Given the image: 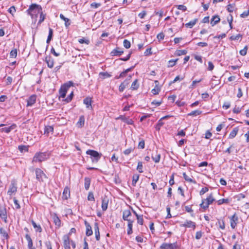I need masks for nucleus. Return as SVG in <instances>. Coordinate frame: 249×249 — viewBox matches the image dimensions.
<instances>
[{
  "mask_svg": "<svg viewBox=\"0 0 249 249\" xmlns=\"http://www.w3.org/2000/svg\"><path fill=\"white\" fill-rule=\"evenodd\" d=\"M139 178V176L138 175H134L133 176L132 183V184L133 186H135Z\"/></svg>",
  "mask_w": 249,
  "mask_h": 249,
  "instance_id": "obj_41",
  "label": "nucleus"
},
{
  "mask_svg": "<svg viewBox=\"0 0 249 249\" xmlns=\"http://www.w3.org/2000/svg\"><path fill=\"white\" fill-rule=\"evenodd\" d=\"M108 203V199L107 196H104L102 198V209L103 211L107 210Z\"/></svg>",
  "mask_w": 249,
  "mask_h": 249,
  "instance_id": "obj_13",
  "label": "nucleus"
},
{
  "mask_svg": "<svg viewBox=\"0 0 249 249\" xmlns=\"http://www.w3.org/2000/svg\"><path fill=\"white\" fill-rule=\"evenodd\" d=\"M180 227L191 228L194 230L196 227V224L194 222L190 220H186L184 224L180 225Z\"/></svg>",
  "mask_w": 249,
  "mask_h": 249,
  "instance_id": "obj_11",
  "label": "nucleus"
},
{
  "mask_svg": "<svg viewBox=\"0 0 249 249\" xmlns=\"http://www.w3.org/2000/svg\"><path fill=\"white\" fill-rule=\"evenodd\" d=\"M218 224L220 229L222 230H224L225 229V223L223 220L218 221Z\"/></svg>",
  "mask_w": 249,
  "mask_h": 249,
  "instance_id": "obj_56",
  "label": "nucleus"
},
{
  "mask_svg": "<svg viewBox=\"0 0 249 249\" xmlns=\"http://www.w3.org/2000/svg\"><path fill=\"white\" fill-rule=\"evenodd\" d=\"M231 106V104L229 102H226L224 103L223 105V107L225 109H228Z\"/></svg>",
  "mask_w": 249,
  "mask_h": 249,
  "instance_id": "obj_63",
  "label": "nucleus"
},
{
  "mask_svg": "<svg viewBox=\"0 0 249 249\" xmlns=\"http://www.w3.org/2000/svg\"><path fill=\"white\" fill-rule=\"evenodd\" d=\"M124 52L121 49L117 48L111 51V54L112 56H120Z\"/></svg>",
  "mask_w": 249,
  "mask_h": 249,
  "instance_id": "obj_18",
  "label": "nucleus"
},
{
  "mask_svg": "<svg viewBox=\"0 0 249 249\" xmlns=\"http://www.w3.org/2000/svg\"><path fill=\"white\" fill-rule=\"evenodd\" d=\"M142 168H143V165H142V162H141V161L138 162L137 169L139 171V173H141L143 172Z\"/></svg>",
  "mask_w": 249,
  "mask_h": 249,
  "instance_id": "obj_45",
  "label": "nucleus"
},
{
  "mask_svg": "<svg viewBox=\"0 0 249 249\" xmlns=\"http://www.w3.org/2000/svg\"><path fill=\"white\" fill-rule=\"evenodd\" d=\"M13 200H14V205H15V206L16 208L17 209H20V205H19V204L18 203V200L16 198H14Z\"/></svg>",
  "mask_w": 249,
  "mask_h": 249,
  "instance_id": "obj_57",
  "label": "nucleus"
},
{
  "mask_svg": "<svg viewBox=\"0 0 249 249\" xmlns=\"http://www.w3.org/2000/svg\"><path fill=\"white\" fill-rule=\"evenodd\" d=\"M36 179L39 181H43L44 178H47V176L43 171L39 168L35 169Z\"/></svg>",
  "mask_w": 249,
  "mask_h": 249,
  "instance_id": "obj_7",
  "label": "nucleus"
},
{
  "mask_svg": "<svg viewBox=\"0 0 249 249\" xmlns=\"http://www.w3.org/2000/svg\"><path fill=\"white\" fill-rule=\"evenodd\" d=\"M139 88V84H138V80L136 79L131 84V89L132 90L137 89Z\"/></svg>",
  "mask_w": 249,
  "mask_h": 249,
  "instance_id": "obj_39",
  "label": "nucleus"
},
{
  "mask_svg": "<svg viewBox=\"0 0 249 249\" xmlns=\"http://www.w3.org/2000/svg\"><path fill=\"white\" fill-rule=\"evenodd\" d=\"M205 200H206L208 203L210 205L214 201L215 199L213 198L212 194H211L207 198L205 199Z\"/></svg>",
  "mask_w": 249,
  "mask_h": 249,
  "instance_id": "obj_37",
  "label": "nucleus"
},
{
  "mask_svg": "<svg viewBox=\"0 0 249 249\" xmlns=\"http://www.w3.org/2000/svg\"><path fill=\"white\" fill-rule=\"evenodd\" d=\"M151 158L155 163H158L160 159V154L157 151H153L151 154Z\"/></svg>",
  "mask_w": 249,
  "mask_h": 249,
  "instance_id": "obj_12",
  "label": "nucleus"
},
{
  "mask_svg": "<svg viewBox=\"0 0 249 249\" xmlns=\"http://www.w3.org/2000/svg\"><path fill=\"white\" fill-rule=\"evenodd\" d=\"M178 59H172L168 61V67H172L176 65V62L178 61Z\"/></svg>",
  "mask_w": 249,
  "mask_h": 249,
  "instance_id": "obj_47",
  "label": "nucleus"
},
{
  "mask_svg": "<svg viewBox=\"0 0 249 249\" xmlns=\"http://www.w3.org/2000/svg\"><path fill=\"white\" fill-rule=\"evenodd\" d=\"M53 35V30L52 28H49V35L48 36V38L46 41L47 43H49L51 40L52 39Z\"/></svg>",
  "mask_w": 249,
  "mask_h": 249,
  "instance_id": "obj_35",
  "label": "nucleus"
},
{
  "mask_svg": "<svg viewBox=\"0 0 249 249\" xmlns=\"http://www.w3.org/2000/svg\"><path fill=\"white\" fill-rule=\"evenodd\" d=\"M133 150V149L132 148H128V149L125 150L124 151V153L125 155H128Z\"/></svg>",
  "mask_w": 249,
  "mask_h": 249,
  "instance_id": "obj_64",
  "label": "nucleus"
},
{
  "mask_svg": "<svg viewBox=\"0 0 249 249\" xmlns=\"http://www.w3.org/2000/svg\"><path fill=\"white\" fill-rule=\"evenodd\" d=\"M248 50V46H246L243 49L240 51L239 53L242 56H245L247 54Z\"/></svg>",
  "mask_w": 249,
  "mask_h": 249,
  "instance_id": "obj_49",
  "label": "nucleus"
},
{
  "mask_svg": "<svg viewBox=\"0 0 249 249\" xmlns=\"http://www.w3.org/2000/svg\"><path fill=\"white\" fill-rule=\"evenodd\" d=\"M78 42L81 44L85 43L86 44H89V41L88 39H85L84 38H81L78 40Z\"/></svg>",
  "mask_w": 249,
  "mask_h": 249,
  "instance_id": "obj_60",
  "label": "nucleus"
},
{
  "mask_svg": "<svg viewBox=\"0 0 249 249\" xmlns=\"http://www.w3.org/2000/svg\"><path fill=\"white\" fill-rule=\"evenodd\" d=\"M235 8V4L234 3L233 4H229L227 6V10L229 12L231 13L232 12Z\"/></svg>",
  "mask_w": 249,
  "mask_h": 249,
  "instance_id": "obj_38",
  "label": "nucleus"
},
{
  "mask_svg": "<svg viewBox=\"0 0 249 249\" xmlns=\"http://www.w3.org/2000/svg\"><path fill=\"white\" fill-rule=\"evenodd\" d=\"M83 103L86 105V107L88 108H92L91 107V99L90 98H86L84 99Z\"/></svg>",
  "mask_w": 249,
  "mask_h": 249,
  "instance_id": "obj_22",
  "label": "nucleus"
},
{
  "mask_svg": "<svg viewBox=\"0 0 249 249\" xmlns=\"http://www.w3.org/2000/svg\"><path fill=\"white\" fill-rule=\"evenodd\" d=\"M0 217L3 220L5 223L8 222L7 220V213L6 208L4 206L0 205Z\"/></svg>",
  "mask_w": 249,
  "mask_h": 249,
  "instance_id": "obj_8",
  "label": "nucleus"
},
{
  "mask_svg": "<svg viewBox=\"0 0 249 249\" xmlns=\"http://www.w3.org/2000/svg\"><path fill=\"white\" fill-rule=\"evenodd\" d=\"M0 234L2 240L8 239L9 237L6 231L3 228H0Z\"/></svg>",
  "mask_w": 249,
  "mask_h": 249,
  "instance_id": "obj_20",
  "label": "nucleus"
},
{
  "mask_svg": "<svg viewBox=\"0 0 249 249\" xmlns=\"http://www.w3.org/2000/svg\"><path fill=\"white\" fill-rule=\"evenodd\" d=\"M40 14V19L38 21V24L41 23L45 19V15H44L42 13V11H41V13H39Z\"/></svg>",
  "mask_w": 249,
  "mask_h": 249,
  "instance_id": "obj_51",
  "label": "nucleus"
},
{
  "mask_svg": "<svg viewBox=\"0 0 249 249\" xmlns=\"http://www.w3.org/2000/svg\"><path fill=\"white\" fill-rule=\"evenodd\" d=\"M53 128L52 126H46L44 129V134L48 135L49 133L53 132Z\"/></svg>",
  "mask_w": 249,
  "mask_h": 249,
  "instance_id": "obj_31",
  "label": "nucleus"
},
{
  "mask_svg": "<svg viewBox=\"0 0 249 249\" xmlns=\"http://www.w3.org/2000/svg\"><path fill=\"white\" fill-rule=\"evenodd\" d=\"M145 142L143 140L141 141L138 144V148L140 149H143L144 148Z\"/></svg>",
  "mask_w": 249,
  "mask_h": 249,
  "instance_id": "obj_61",
  "label": "nucleus"
},
{
  "mask_svg": "<svg viewBox=\"0 0 249 249\" xmlns=\"http://www.w3.org/2000/svg\"><path fill=\"white\" fill-rule=\"evenodd\" d=\"M17 55V49L12 50L10 53V56L11 58H16Z\"/></svg>",
  "mask_w": 249,
  "mask_h": 249,
  "instance_id": "obj_44",
  "label": "nucleus"
},
{
  "mask_svg": "<svg viewBox=\"0 0 249 249\" xmlns=\"http://www.w3.org/2000/svg\"><path fill=\"white\" fill-rule=\"evenodd\" d=\"M49 154L47 152H37L33 157L32 162H41L49 158Z\"/></svg>",
  "mask_w": 249,
  "mask_h": 249,
  "instance_id": "obj_2",
  "label": "nucleus"
},
{
  "mask_svg": "<svg viewBox=\"0 0 249 249\" xmlns=\"http://www.w3.org/2000/svg\"><path fill=\"white\" fill-rule=\"evenodd\" d=\"M42 7L40 5L36 4H32L29 9L27 10L28 15H30L32 18H36L38 14L41 13Z\"/></svg>",
  "mask_w": 249,
  "mask_h": 249,
  "instance_id": "obj_1",
  "label": "nucleus"
},
{
  "mask_svg": "<svg viewBox=\"0 0 249 249\" xmlns=\"http://www.w3.org/2000/svg\"><path fill=\"white\" fill-rule=\"evenodd\" d=\"M187 53V51L186 50H177L176 53L175 54L177 56H180L182 55H185Z\"/></svg>",
  "mask_w": 249,
  "mask_h": 249,
  "instance_id": "obj_43",
  "label": "nucleus"
},
{
  "mask_svg": "<svg viewBox=\"0 0 249 249\" xmlns=\"http://www.w3.org/2000/svg\"><path fill=\"white\" fill-rule=\"evenodd\" d=\"M85 123V117L84 116H81L79 117V121L77 123V125L78 127H82L84 126Z\"/></svg>",
  "mask_w": 249,
  "mask_h": 249,
  "instance_id": "obj_26",
  "label": "nucleus"
},
{
  "mask_svg": "<svg viewBox=\"0 0 249 249\" xmlns=\"http://www.w3.org/2000/svg\"><path fill=\"white\" fill-rule=\"evenodd\" d=\"M185 211L188 213H192L191 214L192 216H194V213H193V210H192V208L190 207L189 206H186L185 207Z\"/></svg>",
  "mask_w": 249,
  "mask_h": 249,
  "instance_id": "obj_55",
  "label": "nucleus"
},
{
  "mask_svg": "<svg viewBox=\"0 0 249 249\" xmlns=\"http://www.w3.org/2000/svg\"><path fill=\"white\" fill-rule=\"evenodd\" d=\"M64 247L65 249H71V245L73 249L75 248V244L72 240H70L68 235H65L63 237Z\"/></svg>",
  "mask_w": 249,
  "mask_h": 249,
  "instance_id": "obj_6",
  "label": "nucleus"
},
{
  "mask_svg": "<svg viewBox=\"0 0 249 249\" xmlns=\"http://www.w3.org/2000/svg\"><path fill=\"white\" fill-rule=\"evenodd\" d=\"M208 190H209V189L208 187H205L202 188L199 192L200 195L202 196V195H204L205 193L207 192L208 191Z\"/></svg>",
  "mask_w": 249,
  "mask_h": 249,
  "instance_id": "obj_58",
  "label": "nucleus"
},
{
  "mask_svg": "<svg viewBox=\"0 0 249 249\" xmlns=\"http://www.w3.org/2000/svg\"><path fill=\"white\" fill-rule=\"evenodd\" d=\"M86 154L90 155L92 159V162L95 163H97L99 161L102 156L101 153H99L96 151L90 149L86 151Z\"/></svg>",
  "mask_w": 249,
  "mask_h": 249,
  "instance_id": "obj_4",
  "label": "nucleus"
},
{
  "mask_svg": "<svg viewBox=\"0 0 249 249\" xmlns=\"http://www.w3.org/2000/svg\"><path fill=\"white\" fill-rule=\"evenodd\" d=\"M160 91V89L157 86H156L154 89H153L151 92L153 94H158Z\"/></svg>",
  "mask_w": 249,
  "mask_h": 249,
  "instance_id": "obj_52",
  "label": "nucleus"
},
{
  "mask_svg": "<svg viewBox=\"0 0 249 249\" xmlns=\"http://www.w3.org/2000/svg\"><path fill=\"white\" fill-rule=\"evenodd\" d=\"M15 127V125H12L10 126L9 127H3L0 129V131L1 132H4L5 133H9L12 130H13Z\"/></svg>",
  "mask_w": 249,
  "mask_h": 249,
  "instance_id": "obj_29",
  "label": "nucleus"
},
{
  "mask_svg": "<svg viewBox=\"0 0 249 249\" xmlns=\"http://www.w3.org/2000/svg\"><path fill=\"white\" fill-rule=\"evenodd\" d=\"M90 184V179L89 178H85V188L86 190H89Z\"/></svg>",
  "mask_w": 249,
  "mask_h": 249,
  "instance_id": "obj_33",
  "label": "nucleus"
},
{
  "mask_svg": "<svg viewBox=\"0 0 249 249\" xmlns=\"http://www.w3.org/2000/svg\"><path fill=\"white\" fill-rule=\"evenodd\" d=\"M197 19L196 18L194 19L193 20L190 21L188 23L185 24L186 27L192 28L196 23Z\"/></svg>",
  "mask_w": 249,
  "mask_h": 249,
  "instance_id": "obj_32",
  "label": "nucleus"
},
{
  "mask_svg": "<svg viewBox=\"0 0 249 249\" xmlns=\"http://www.w3.org/2000/svg\"><path fill=\"white\" fill-rule=\"evenodd\" d=\"M53 218V222L54 223L55 225L58 227H60L61 225V221L57 215L56 214H54Z\"/></svg>",
  "mask_w": 249,
  "mask_h": 249,
  "instance_id": "obj_27",
  "label": "nucleus"
},
{
  "mask_svg": "<svg viewBox=\"0 0 249 249\" xmlns=\"http://www.w3.org/2000/svg\"><path fill=\"white\" fill-rule=\"evenodd\" d=\"M17 182L16 180L13 179L11 181V183L9 186L8 190L7 191V195L10 196L15 195L17 192Z\"/></svg>",
  "mask_w": 249,
  "mask_h": 249,
  "instance_id": "obj_5",
  "label": "nucleus"
},
{
  "mask_svg": "<svg viewBox=\"0 0 249 249\" xmlns=\"http://www.w3.org/2000/svg\"><path fill=\"white\" fill-rule=\"evenodd\" d=\"M99 75L102 76L103 78H108L111 77V74L107 72H101Z\"/></svg>",
  "mask_w": 249,
  "mask_h": 249,
  "instance_id": "obj_48",
  "label": "nucleus"
},
{
  "mask_svg": "<svg viewBox=\"0 0 249 249\" xmlns=\"http://www.w3.org/2000/svg\"><path fill=\"white\" fill-rule=\"evenodd\" d=\"M45 62L47 64V66L50 68H53L54 65V60L50 56H47L45 58Z\"/></svg>",
  "mask_w": 249,
  "mask_h": 249,
  "instance_id": "obj_14",
  "label": "nucleus"
},
{
  "mask_svg": "<svg viewBox=\"0 0 249 249\" xmlns=\"http://www.w3.org/2000/svg\"><path fill=\"white\" fill-rule=\"evenodd\" d=\"M242 36L240 34H238L236 36H232L230 37V39L231 40H238L240 38H241Z\"/></svg>",
  "mask_w": 249,
  "mask_h": 249,
  "instance_id": "obj_50",
  "label": "nucleus"
},
{
  "mask_svg": "<svg viewBox=\"0 0 249 249\" xmlns=\"http://www.w3.org/2000/svg\"><path fill=\"white\" fill-rule=\"evenodd\" d=\"M70 197V190L68 187H66L63 192L62 198L63 199H68Z\"/></svg>",
  "mask_w": 249,
  "mask_h": 249,
  "instance_id": "obj_17",
  "label": "nucleus"
},
{
  "mask_svg": "<svg viewBox=\"0 0 249 249\" xmlns=\"http://www.w3.org/2000/svg\"><path fill=\"white\" fill-rule=\"evenodd\" d=\"M131 215V213L130 210H125L123 211V219L124 220H127L128 217Z\"/></svg>",
  "mask_w": 249,
  "mask_h": 249,
  "instance_id": "obj_23",
  "label": "nucleus"
},
{
  "mask_svg": "<svg viewBox=\"0 0 249 249\" xmlns=\"http://www.w3.org/2000/svg\"><path fill=\"white\" fill-rule=\"evenodd\" d=\"M73 82L72 81H69L64 85L61 86L59 89L60 97L61 98H65L68 89L73 86Z\"/></svg>",
  "mask_w": 249,
  "mask_h": 249,
  "instance_id": "obj_3",
  "label": "nucleus"
},
{
  "mask_svg": "<svg viewBox=\"0 0 249 249\" xmlns=\"http://www.w3.org/2000/svg\"><path fill=\"white\" fill-rule=\"evenodd\" d=\"M238 128L237 127H234L231 132L230 133L229 138V139H233L237 135V132L238 131Z\"/></svg>",
  "mask_w": 249,
  "mask_h": 249,
  "instance_id": "obj_24",
  "label": "nucleus"
},
{
  "mask_svg": "<svg viewBox=\"0 0 249 249\" xmlns=\"http://www.w3.org/2000/svg\"><path fill=\"white\" fill-rule=\"evenodd\" d=\"M85 225L86 228V235L88 236L91 235L93 233V232L91 227L90 226V224L87 221H85Z\"/></svg>",
  "mask_w": 249,
  "mask_h": 249,
  "instance_id": "obj_16",
  "label": "nucleus"
},
{
  "mask_svg": "<svg viewBox=\"0 0 249 249\" xmlns=\"http://www.w3.org/2000/svg\"><path fill=\"white\" fill-rule=\"evenodd\" d=\"M124 46L126 48L129 49L131 46L130 42L127 39H124L123 42Z\"/></svg>",
  "mask_w": 249,
  "mask_h": 249,
  "instance_id": "obj_46",
  "label": "nucleus"
},
{
  "mask_svg": "<svg viewBox=\"0 0 249 249\" xmlns=\"http://www.w3.org/2000/svg\"><path fill=\"white\" fill-rule=\"evenodd\" d=\"M202 113V111L200 110H196L192 111L190 113H189L188 115V116H197Z\"/></svg>",
  "mask_w": 249,
  "mask_h": 249,
  "instance_id": "obj_36",
  "label": "nucleus"
},
{
  "mask_svg": "<svg viewBox=\"0 0 249 249\" xmlns=\"http://www.w3.org/2000/svg\"><path fill=\"white\" fill-rule=\"evenodd\" d=\"M60 18L62 20H63L65 21V25L66 27H67L70 25V24H71L70 20L68 18H65L62 14H61L60 15Z\"/></svg>",
  "mask_w": 249,
  "mask_h": 249,
  "instance_id": "obj_25",
  "label": "nucleus"
},
{
  "mask_svg": "<svg viewBox=\"0 0 249 249\" xmlns=\"http://www.w3.org/2000/svg\"><path fill=\"white\" fill-rule=\"evenodd\" d=\"M220 20V18L218 15H215L213 17L211 21V24L212 26H214L217 24Z\"/></svg>",
  "mask_w": 249,
  "mask_h": 249,
  "instance_id": "obj_21",
  "label": "nucleus"
},
{
  "mask_svg": "<svg viewBox=\"0 0 249 249\" xmlns=\"http://www.w3.org/2000/svg\"><path fill=\"white\" fill-rule=\"evenodd\" d=\"M249 16V10L244 11L240 15V17L243 18H245Z\"/></svg>",
  "mask_w": 249,
  "mask_h": 249,
  "instance_id": "obj_59",
  "label": "nucleus"
},
{
  "mask_svg": "<svg viewBox=\"0 0 249 249\" xmlns=\"http://www.w3.org/2000/svg\"><path fill=\"white\" fill-rule=\"evenodd\" d=\"M136 217H137V219L138 223L142 225L143 224V221L142 215H138V214H136Z\"/></svg>",
  "mask_w": 249,
  "mask_h": 249,
  "instance_id": "obj_42",
  "label": "nucleus"
},
{
  "mask_svg": "<svg viewBox=\"0 0 249 249\" xmlns=\"http://www.w3.org/2000/svg\"><path fill=\"white\" fill-rule=\"evenodd\" d=\"M94 230L95 232V238L96 240L99 241L100 240V231L99 228L97 223H94Z\"/></svg>",
  "mask_w": 249,
  "mask_h": 249,
  "instance_id": "obj_19",
  "label": "nucleus"
},
{
  "mask_svg": "<svg viewBox=\"0 0 249 249\" xmlns=\"http://www.w3.org/2000/svg\"><path fill=\"white\" fill-rule=\"evenodd\" d=\"M209 203L205 200V199H203L202 200V203L200 204V207L204 209H206L209 207Z\"/></svg>",
  "mask_w": 249,
  "mask_h": 249,
  "instance_id": "obj_40",
  "label": "nucleus"
},
{
  "mask_svg": "<svg viewBox=\"0 0 249 249\" xmlns=\"http://www.w3.org/2000/svg\"><path fill=\"white\" fill-rule=\"evenodd\" d=\"M88 200L89 201H94V197L92 192H89L88 196Z\"/></svg>",
  "mask_w": 249,
  "mask_h": 249,
  "instance_id": "obj_53",
  "label": "nucleus"
},
{
  "mask_svg": "<svg viewBox=\"0 0 249 249\" xmlns=\"http://www.w3.org/2000/svg\"><path fill=\"white\" fill-rule=\"evenodd\" d=\"M31 222L32 225L33 226L36 232H41L42 231V228L40 225H37L36 223L33 220H32Z\"/></svg>",
  "mask_w": 249,
  "mask_h": 249,
  "instance_id": "obj_28",
  "label": "nucleus"
},
{
  "mask_svg": "<svg viewBox=\"0 0 249 249\" xmlns=\"http://www.w3.org/2000/svg\"><path fill=\"white\" fill-rule=\"evenodd\" d=\"M36 95H31L27 100V106L30 107L33 106L36 102Z\"/></svg>",
  "mask_w": 249,
  "mask_h": 249,
  "instance_id": "obj_15",
  "label": "nucleus"
},
{
  "mask_svg": "<svg viewBox=\"0 0 249 249\" xmlns=\"http://www.w3.org/2000/svg\"><path fill=\"white\" fill-rule=\"evenodd\" d=\"M231 200L229 198H223L219 199L217 201V204L218 205H220L222 204H228L230 203Z\"/></svg>",
  "mask_w": 249,
  "mask_h": 249,
  "instance_id": "obj_34",
  "label": "nucleus"
},
{
  "mask_svg": "<svg viewBox=\"0 0 249 249\" xmlns=\"http://www.w3.org/2000/svg\"><path fill=\"white\" fill-rule=\"evenodd\" d=\"M182 175H183V177L184 179L186 181H187L189 182H190V183H193L194 184L196 183V181L195 180H193V179H192L189 176L187 175L185 173H183Z\"/></svg>",
  "mask_w": 249,
  "mask_h": 249,
  "instance_id": "obj_30",
  "label": "nucleus"
},
{
  "mask_svg": "<svg viewBox=\"0 0 249 249\" xmlns=\"http://www.w3.org/2000/svg\"><path fill=\"white\" fill-rule=\"evenodd\" d=\"M178 245L177 242L174 243H163L160 247V249H177Z\"/></svg>",
  "mask_w": 249,
  "mask_h": 249,
  "instance_id": "obj_9",
  "label": "nucleus"
},
{
  "mask_svg": "<svg viewBox=\"0 0 249 249\" xmlns=\"http://www.w3.org/2000/svg\"><path fill=\"white\" fill-rule=\"evenodd\" d=\"M8 11L9 13H10L11 14H12V15L13 16L14 14L16 11L15 7L14 6H12L10 7L8 9Z\"/></svg>",
  "mask_w": 249,
  "mask_h": 249,
  "instance_id": "obj_54",
  "label": "nucleus"
},
{
  "mask_svg": "<svg viewBox=\"0 0 249 249\" xmlns=\"http://www.w3.org/2000/svg\"><path fill=\"white\" fill-rule=\"evenodd\" d=\"M230 219L231 226L232 229H234L237 225L238 220V217L237 215L235 213H234L230 218Z\"/></svg>",
  "mask_w": 249,
  "mask_h": 249,
  "instance_id": "obj_10",
  "label": "nucleus"
},
{
  "mask_svg": "<svg viewBox=\"0 0 249 249\" xmlns=\"http://www.w3.org/2000/svg\"><path fill=\"white\" fill-rule=\"evenodd\" d=\"M202 236V232L201 231H198L196 232V238L197 240L200 239Z\"/></svg>",
  "mask_w": 249,
  "mask_h": 249,
  "instance_id": "obj_62",
  "label": "nucleus"
}]
</instances>
